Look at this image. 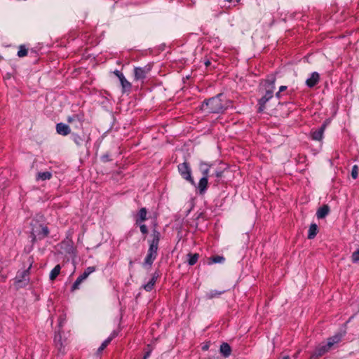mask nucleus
Here are the masks:
<instances>
[{
	"instance_id": "18",
	"label": "nucleus",
	"mask_w": 359,
	"mask_h": 359,
	"mask_svg": "<svg viewBox=\"0 0 359 359\" xmlns=\"http://www.w3.org/2000/svg\"><path fill=\"white\" fill-rule=\"evenodd\" d=\"M329 212V208L327 205H323V207L320 208L316 213L317 217L318 219H323L324 218Z\"/></svg>"
},
{
	"instance_id": "11",
	"label": "nucleus",
	"mask_w": 359,
	"mask_h": 359,
	"mask_svg": "<svg viewBox=\"0 0 359 359\" xmlns=\"http://www.w3.org/2000/svg\"><path fill=\"white\" fill-rule=\"evenodd\" d=\"M320 76L317 72H313L309 78L306 81V84L308 87L312 88L315 86L319 81Z\"/></svg>"
},
{
	"instance_id": "3",
	"label": "nucleus",
	"mask_w": 359,
	"mask_h": 359,
	"mask_svg": "<svg viewBox=\"0 0 359 359\" xmlns=\"http://www.w3.org/2000/svg\"><path fill=\"white\" fill-rule=\"evenodd\" d=\"M49 233V230L46 226L35 223L32 224L31 231L32 241L34 243L38 240H42Z\"/></svg>"
},
{
	"instance_id": "14",
	"label": "nucleus",
	"mask_w": 359,
	"mask_h": 359,
	"mask_svg": "<svg viewBox=\"0 0 359 359\" xmlns=\"http://www.w3.org/2000/svg\"><path fill=\"white\" fill-rule=\"evenodd\" d=\"M52 177V173L49 171L40 172L36 175V180L37 181H45L50 180Z\"/></svg>"
},
{
	"instance_id": "37",
	"label": "nucleus",
	"mask_w": 359,
	"mask_h": 359,
	"mask_svg": "<svg viewBox=\"0 0 359 359\" xmlns=\"http://www.w3.org/2000/svg\"><path fill=\"white\" fill-rule=\"evenodd\" d=\"M222 171H217V172H215V176H216L217 177H220L222 176Z\"/></svg>"
},
{
	"instance_id": "20",
	"label": "nucleus",
	"mask_w": 359,
	"mask_h": 359,
	"mask_svg": "<svg viewBox=\"0 0 359 359\" xmlns=\"http://www.w3.org/2000/svg\"><path fill=\"white\" fill-rule=\"evenodd\" d=\"M318 232V226L316 224H311L309 229L308 238H313Z\"/></svg>"
},
{
	"instance_id": "30",
	"label": "nucleus",
	"mask_w": 359,
	"mask_h": 359,
	"mask_svg": "<svg viewBox=\"0 0 359 359\" xmlns=\"http://www.w3.org/2000/svg\"><path fill=\"white\" fill-rule=\"evenodd\" d=\"M221 294H222L221 292H218V291L215 290V291H211L209 293H208L207 294V297L209 299H212V298H214V297L219 296Z\"/></svg>"
},
{
	"instance_id": "5",
	"label": "nucleus",
	"mask_w": 359,
	"mask_h": 359,
	"mask_svg": "<svg viewBox=\"0 0 359 359\" xmlns=\"http://www.w3.org/2000/svg\"><path fill=\"white\" fill-rule=\"evenodd\" d=\"M158 238H154L148 250L147 255L144 259V265L151 266L157 256Z\"/></svg>"
},
{
	"instance_id": "8",
	"label": "nucleus",
	"mask_w": 359,
	"mask_h": 359,
	"mask_svg": "<svg viewBox=\"0 0 359 359\" xmlns=\"http://www.w3.org/2000/svg\"><path fill=\"white\" fill-rule=\"evenodd\" d=\"M95 271V266H88L84 272L80 275L72 285V290L79 288V285L86 280L88 276Z\"/></svg>"
},
{
	"instance_id": "21",
	"label": "nucleus",
	"mask_w": 359,
	"mask_h": 359,
	"mask_svg": "<svg viewBox=\"0 0 359 359\" xmlns=\"http://www.w3.org/2000/svg\"><path fill=\"white\" fill-rule=\"evenodd\" d=\"M200 170L204 177H208L210 165L206 163L201 162L199 165Z\"/></svg>"
},
{
	"instance_id": "28",
	"label": "nucleus",
	"mask_w": 359,
	"mask_h": 359,
	"mask_svg": "<svg viewBox=\"0 0 359 359\" xmlns=\"http://www.w3.org/2000/svg\"><path fill=\"white\" fill-rule=\"evenodd\" d=\"M73 140L74 142L79 146L81 145L84 142L83 138L79 135H74Z\"/></svg>"
},
{
	"instance_id": "6",
	"label": "nucleus",
	"mask_w": 359,
	"mask_h": 359,
	"mask_svg": "<svg viewBox=\"0 0 359 359\" xmlns=\"http://www.w3.org/2000/svg\"><path fill=\"white\" fill-rule=\"evenodd\" d=\"M178 170L182 177L189 182L191 184L195 185V182L191 177V171L187 163H182L178 165Z\"/></svg>"
},
{
	"instance_id": "25",
	"label": "nucleus",
	"mask_w": 359,
	"mask_h": 359,
	"mask_svg": "<svg viewBox=\"0 0 359 359\" xmlns=\"http://www.w3.org/2000/svg\"><path fill=\"white\" fill-rule=\"evenodd\" d=\"M198 259V254H194V255L189 254V260H188L189 264L194 265L197 262Z\"/></svg>"
},
{
	"instance_id": "7",
	"label": "nucleus",
	"mask_w": 359,
	"mask_h": 359,
	"mask_svg": "<svg viewBox=\"0 0 359 359\" xmlns=\"http://www.w3.org/2000/svg\"><path fill=\"white\" fill-rule=\"evenodd\" d=\"M29 269H25L22 271H18L16 277L15 282L18 287L26 285L29 282Z\"/></svg>"
},
{
	"instance_id": "38",
	"label": "nucleus",
	"mask_w": 359,
	"mask_h": 359,
	"mask_svg": "<svg viewBox=\"0 0 359 359\" xmlns=\"http://www.w3.org/2000/svg\"><path fill=\"white\" fill-rule=\"evenodd\" d=\"M149 355H150V351L147 352L144 356V359H147V358L149 357Z\"/></svg>"
},
{
	"instance_id": "1",
	"label": "nucleus",
	"mask_w": 359,
	"mask_h": 359,
	"mask_svg": "<svg viewBox=\"0 0 359 359\" xmlns=\"http://www.w3.org/2000/svg\"><path fill=\"white\" fill-rule=\"evenodd\" d=\"M342 337V334L337 333L329 338L326 344H320L316 347L313 356L319 357L323 355L325 353L328 352L334 344L340 342Z\"/></svg>"
},
{
	"instance_id": "24",
	"label": "nucleus",
	"mask_w": 359,
	"mask_h": 359,
	"mask_svg": "<svg viewBox=\"0 0 359 359\" xmlns=\"http://www.w3.org/2000/svg\"><path fill=\"white\" fill-rule=\"evenodd\" d=\"M119 81L123 89L126 90L130 88L131 84L129 81H127L124 76L121 78Z\"/></svg>"
},
{
	"instance_id": "4",
	"label": "nucleus",
	"mask_w": 359,
	"mask_h": 359,
	"mask_svg": "<svg viewBox=\"0 0 359 359\" xmlns=\"http://www.w3.org/2000/svg\"><path fill=\"white\" fill-rule=\"evenodd\" d=\"M274 82L275 79L272 77L271 79L266 80L264 83V86L266 87V94L259 101L260 111L263 110L264 104L273 97L275 88Z\"/></svg>"
},
{
	"instance_id": "32",
	"label": "nucleus",
	"mask_w": 359,
	"mask_h": 359,
	"mask_svg": "<svg viewBox=\"0 0 359 359\" xmlns=\"http://www.w3.org/2000/svg\"><path fill=\"white\" fill-rule=\"evenodd\" d=\"M140 228L141 232L143 234H145V233H147V226L145 224L140 225Z\"/></svg>"
},
{
	"instance_id": "22",
	"label": "nucleus",
	"mask_w": 359,
	"mask_h": 359,
	"mask_svg": "<svg viewBox=\"0 0 359 359\" xmlns=\"http://www.w3.org/2000/svg\"><path fill=\"white\" fill-rule=\"evenodd\" d=\"M60 269H61L60 266L56 265L50 271V279L52 280L55 279V278L60 274Z\"/></svg>"
},
{
	"instance_id": "9",
	"label": "nucleus",
	"mask_w": 359,
	"mask_h": 359,
	"mask_svg": "<svg viewBox=\"0 0 359 359\" xmlns=\"http://www.w3.org/2000/svg\"><path fill=\"white\" fill-rule=\"evenodd\" d=\"M326 126L327 123H325L322 125V126L320 128L311 130V136L312 140L316 141H321L323 139L324 132L325 130Z\"/></svg>"
},
{
	"instance_id": "40",
	"label": "nucleus",
	"mask_w": 359,
	"mask_h": 359,
	"mask_svg": "<svg viewBox=\"0 0 359 359\" xmlns=\"http://www.w3.org/2000/svg\"><path fill=\"white\" fill-rule=\"evenodd\" d=\"M282 359H290V356L286 355V356H284Z\"/></svg>"
},
{
	"instance_id": "35",
	"label": "nucleus",
	"mask_w": 359,
	"mask_h": 359,
	"mask_svg": "<svg viewBox=\"0 0 359 359\" xmlns=\"http://www.w3.org/2000/svg\"><path fill=\"white\" fill-rule=\"evenodd\" d=\"M77 118V116H69L67 118V121L69 123H72L74 120H75Z\"/></svg>"
},
{
	"instance_id": "26",
	"label": "nucleus",
	"mask_w": 359,
	"mask_h": 359,
	"mask_svg": "<svg viewBox=\"0 0 359 359\" xmlns=\"http://www.w3.org/2000/svg\"><path fill=\"white\" fill-rule=\"evenodd\" d=\"M351 261L353 263L359 264V248L353 252Z\"/></svg>"
},
{
	"instance_id": "16",
	"label": "nucleus",
	"mask_w": 359,
	"mask_h": 359,
	"mask_svg": "<svg viewBox=\"0 0 359 359\" xmlns=\"http://www.w3.org/2000/svg\"><path fill=\"white\" fill-rule=\"evenodd\" d=\"M231 349L230 346L227 343H223L220 346V353L224 356V357H229L231 354Z\"/></svg>"
},
{
	"instance_id": "17",
	"label": "nucleus",
	"mask_w": 359,
	"mask_h": 359,
	"mask_svg": "<svg viewBox=\"0 0 359 359\" xmlns=\"http://www.w3.org/2000/svg\"><path fill=\"white\" fill-rule=\"evenodd\" d=\"M116 336V334L115 332H112L110 336L107 339H105L102 344H101V346L99 347L98 348V351L99 352H101L109 344L111 341V340Z\"/></svg>"
},
{
	"instance_id": "12",
	"label": "nucleus",
	"mask_w": 359,
	"mask_h": 359,
	"mask_svg": "<svg viewBox=\"0 0 359 359\" xmlns=\"http://www.w3.org/2000/svg\"><path fill=\"white\" fill-rule=\"evenodd\" d=\"M56 130L58 134L62 135H67L69 134L71 131L69 127L62 123H60L56 125Z\"/></svg>"
},
{
	"instance_id": "15",
	"label": "nucleus",
	"mask_w": 359,
	"mask_h": 359,
	"mask_svg": "<svg viewBox=\"0 0 359 359\" xmlns=\"http://www.w3.org/2000/svg\"><path fill=\"white\" fill-rule=\"evenodd\" d=\"M157 278L158 275L154 274L151 280L147 284L144 285V289L147 292L151 291L156 283Z\"/></svg>"
},
{
	"instance_id": "34",
	"label": "nucleus",
	"mask_w": 359,
	"mask_h": 359,
	"mask_svg": "<svg viewBox=\"0 0 359 359\" xmlns=\"http://www.w3.org/2000/svg\"><path fill=\"white\" fill-rule=\"evenodd\" d=\"M114 74H115V75H116V76L119 79L123 76V74L121 72H119V71H118V70H116V71L114 72Z\"/></svg>"
},
{
	"instance_id": "2",
	"label": "nucleus",
	"mask_w": 359,
	"mask_h": 359,
	"mask_svg": "<svg viewBox=\"0 0 359 359\" xmlns=\"http://www.w3.org/2000/svg\"><path fill=\"white\" fill-rule=\"evenodd\" d=\"M222 95L212 97L203 102L202 109L210 113H219L224 110L226 107L222 102Z\"/></svg>"
},
{
	"instance_id": "19",
	"label": "nucleus",
	"mask_w": 359,
	"mask_h": 359,
	"mask_svg": "<svg viewBox=\"0 0 359 359\" xmlns=\"http://www.w3.org/2000/svg\"><path fill=\"white\" fill-rule=\"evenodd\" d=\"M208 177L203 176V177L200 180V181L198 182V187L201 193H203L206 190V189H207V187H208Z\"/></svg>"
},
{
	"instance_id": "29",
	"label": "nucleus",
	"mask_w": 359,
	"mask_h": 359,
	"mask_svg": "<svg viewBox=\"0 0 359 359\" xmlns=\"http://www.w3.org/2000/svg\"><path fill=\"white\" fill-rule=\"evenodd\" d=\"M224 261V258L222 256H215L211 259L212 263H222Z\"/></svg>"
},
{
	"instance_id": "36",
	"label": "nucleus",
	"mask_w": 359,
	"mask_h": 359,
	"mask_svg": "<svg viewBox=\"0 0 359 359\" xmlns=\"http://www.w3.org/2000/svg\"><path fill=\"white\" fill-rule=\"evenodd\" d=\"M227 1L231 3L233 6H235L238 2V0H227Z\"/></svg>"
},
{
	"instance_id": "39",
	"label": "nucleus",
	"mask_w": 359,
	"mask_h": 359,
	"mask_svg": "<svg viewBox=\"0 0 359 359\" xmlns=\"http://www.w3.org/2000/svg\"><path fill=\"white\" fill-rule=\"evenodd\" d=\"M202 348H203V350H207L208 348V345L206 344V345L203 346Z\"/></svg>"
},
{
	"instance_id": "31",
	"label": "nucleus",
	"mask_w": 359,
	"mask_h": 359,
	"mask_svg": "<svg viewBox=\"0 0 359 359\" xmlns=\"http://www.w3.org/2000/svg\"><path fill=\"white\" fill-rule=\"evenodd\" d=\"M351 176L353 179H356L358 177V166L354 165L352 168Z\"/></svg>"
},
{
	"instance_id": "33",
	"label": "nucleus",
	"mask_w": 359,
	"mask_h": 359,
	"mask_svg": "<svg viewBox=\"0 0 359 359\" xmlns=\"http://www.w3.org/2000/svg\"><path fill=\"white\" fill-rule=\"evenodd\" d=\"M287 87L285 86H281L279 88V91L276 93V96L279 97L280 93L284 91Z\"/></svg>"
},
{
	"instance_id": "27",
	"label": "nucleus",
	"mask_w": 359,
	"mask_h": 359,
	"mask_svg": "<svg viewBox=\"0 0 359 359\" xmlns=\"http://www.w3.org/2000/svg\"><path fill=\"white\" fill-rule=\"evenodd\" d=\"M27 54V50L24 46H20L19 50L18 51V55L20 57L26 56Z\"/></svg>"
},
{
	"instance_id": "13",
	"label": "nucleus",
	"mask_w": 359,
	"mask_h": 359,
	"mask_svg": "<svg viewBox=\"0 0 359 359\" xmlns=\"http://www.w3.org/2000/svg\"><path fill=\"white\" fill-rule=\"evenodd\" d=\"M54 343L59 350V351L62 352L64 351L65 348V342L62 341V336L60 333H57L55 335L54 337Z\"/></svg>"
},
{
	"instance_id": "23",
	"label": "nucleus",
	"mask_w": 359,
	"mask_h": 359,
	"mask_svg": "<svg viewBox=\"0 0 359 359\" xmlns=\"http://www.w3.org/2000/svg\"><path fill=\"white\" fill-rule=\"evenodd\" d=\"M147 217V210L145 208H141L138 212V219H137V222H141L146 219Z\"/></svg>"
},
{
	"instance_id": "10",
	"label": "nucleus",
	"mask_w": 359,
	"mask_h": 359,
	"mask_svg": "<svg viewBox=\"0 0 359 359\" xmlns=\"http://www.w3.org/2000/svg\"><path fill=\"white\" fill-rule=\"evenodd\" d=\"M149 71L147 67H136L134 69L135 79L136 80H142L146 77V75Z\"/></svg>"
}]
</instances>
